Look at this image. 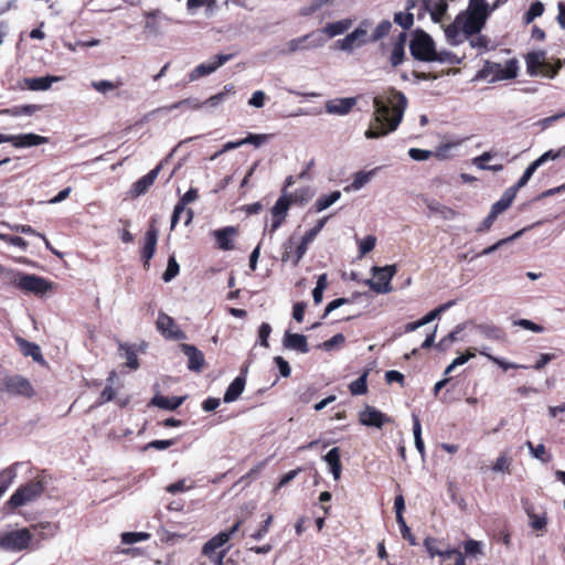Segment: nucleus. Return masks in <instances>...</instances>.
<instances>
[{"instance_id":"obj_26","label":"nucleus","mask_w":565,"mask_h":565,"mask_svg":"<svg viewBox=\"0 0 565 565\" xmlns=\"http://www.w3.org/2000/svg\"><path fill=\"white\" fill-rule=\"evenodd\" d=\"M246 380L244 376H236L225 391L223 401L225 403L235 402L245 388Z\"/></svg>"},{"instance_id":"obj_33","label":"nucleus","mask_w":565,"mask_h":565,"mask_svg":"<svg viewBox=\"0 0 565 565\" xmlns=\"http://www.w3.org/2000/svg\"><path fill=\"white\" fill-rule=\"evenodd\" d=\"M478 333L490 340L500 341L503 339V332L502 330L493 324L482 323L477 326Z\"/></svg>"},{"instance_id":"obj_32","label":"nucleus","mask_w":565,"mask_h":565,"mask_svg":"<svg viewBox=\"0 0 565 565\" xmlns=\"http://www.w3.org/2000/svg\"><path fill=\"white\" fill-rule=\"evenodd\" d=\"M19 462L13 463L12 466L3 469L0 472V498L8 490L14 478L17 477V467Z\"/></svg>"},{"instance_id":"obj_63","label":"nucleus","mask_w":565,"mask_h":565,"mask_svg":"<svg viewBox=\"0 0 565 565\" xmlns=\"http://www.w3.org/2000/svg\"><path fill=\"white\" fill-rule=\"evenodd\" d=\"M270 332H271L270 324L267 322H263L258 330V339H259L260 345H263L265 348L269 347L268 337H269Z\"/></svg>"},{"instance_id":"obj_5","label":"nucleus","mask_w":565,"mask_h":565,"mask_svg":"<svg viewBox=\"0 0 565 565\" xmlns=\"http://www.w3.org/2000/svg\"><path fill=\"white\" fill-rule=\"evenodd\" d=\"M409 50L412 56L418 61L435 62L437 58L434 40L422 30L414 34L409 43Z\"/></svg>"},{"instance_id":"obj_38","label":"nucleus","mask_w":565,"mask_h":565,"mask_svg":"<svg viewBox=\"0 0 565 565\" xmlns=\"http://www.w3.org/2000/svg\"><path fill=\"white\" fill-rule=\"evenodd\" d=\"M313 34H307L305 36H301V38H297V39H292L289 43H288V47H289V52H296L298 50H301V49H307V47H310L309 44H306L308 42V40L312 36ZM323 44V40L322 39H319L317 42L312 43L311 46L312 47H316V46H320Z\"/></svg>"},{"instance_id":"obj_8","label":"nucleus","mask_w":565,"mask_h":565,"mask_svg":"<svg viewBox=\"0 0 565 565\" xmlns=\"http://www.w3.org/2000/svg\"><path fill=\"white\" fill-rule=\"evenodd\" d=\"M44 482L42 480H33L18 488L10 497L8 504L15 509L29 502H32L44 491Z\"/></svg>"},{"instance_id":"obj_22","label":"nucleus","mask_w":565,"mask_h":565,"mask_svg":"<svg viewBox=\"0 0 565 565\" xmlns=\"http://www.w3.org/2000/svg\"><path fill=\"white\" fill-rule=\"evenodd\" d=\"M407 35L405 32H401L393 43V49L390 55V63L393 67L401 65L405 58V45Z\"/></svg>"},{"instance_id":"obj_10","label":"nucleus","mask_w":565,"mask_h":565,"mask_svg":"<svg viewBox=\"0 0 565 565\" xmlns=\"http://www.w3.org/2000/svg\"><path fill=\"white\" fill-rule=\"evenodd\" d=\"M52 288L50 281L45 278L36 276L34 274L23 273L21 279H19V288L25 294H32L35 296H42Z\"/></svg>"},{"instance_id":"obj_46","label":"nucleus","mask_w":565,"mask_h":565,"mask_svg":"<svg viewBox=\"0 0 565 565\" xmlns=\"http://www.w3.org/2000/svg\"><path fill=\"white\" fill-rule=\"evenodd\" d=\"M333 0H311L307 6L302 7L300 14L308 17L320 10L322 7L332 3Z\"/></svg>"},{"instance_id":"obj_29","label":"nucleus","mask_w":565,"mask_h":565,"mask_svg":"<svg viewBox=\"0 0 565 565\" xmlns=\"http://www.w3.org/2000/svg\"><path fill=\"white\" fill-rule=\"evenodd\" d=\"M183 401H184V397H179V396L168 397V396H163V395H156L151 399V404L159 408H162V409L174 411L183 403Z\"/></svg>"},{"instance_id":"obj_14","label":"nucleus","mask_w":565,"mask_h":565,"mask_svg":"<svg viewBox=\"0 0 565 565\" xmlns=\"http://www.w3.org/2000/svg\"><path fill=\"white\" fill-rule=\"evenodd\" d=\"M234 57V54H217L213 57L212 61L201 63L198 65L190 74L191 79H198L200 77L206 76L215 72L220 66L224 65L226 62L231 61Z\"/></svg>"},{"instance_id":"obj_60","label":"nucleus","mask_w":565,"mask_h":565,"mask_svg":"<svg viewBox=\"0 0 565 565\" xmlns=\"http://www.w3.org/2000/svg\"><path fill=\"white\" fill-rule=\"evenodd\" d=\"M539 169L537 164L533 161L523 172L522 177L516 182V188H523L527 184L534 172Z\"/></svg>"},{"instance_id":"obj_55","label":"nucleus","mask_w":565,"mask_h":565,"mask_svg":"<svg viewBox=\"0 0 565 565\" xmlns=\"http://www.w3.org/2000/svg\"><path fill=\"white\" fill-rule=\"evenodd\" d=\"M273 523V515H268L266 520L263 522L262 526L252 533L249 536L255 541H260L265 537V535L269 532V527Z\"/></svg>"},{"instance_id":"obj_31","label":"nucleus","mask_w":565,"mask_h":565,"mask_svg":"<svg viewBox=\"0 0 565 565\" xmlns=\"http://www.w3.org/2000/svg\"><path fill=\"white\" fill-rule=\"evenodd\" d=\"M17 341L19 343V347H20L22 353L25 356H31L36 362L43 361L41 349L38 344L26 341L22 338H18Z\"/></svg>"},{"instance_id":"obj_47","label":"nucleus","mask_w":565,"mask_h":565,"mask_svg":"<svg viewBox=\"0 0 565 565\" xmlns=\"http://www.w3.org/2000/svg\"><path fill=\"white\" fill-rule=\"evenodd\" d=\"M150 537L149 533L146 532H124L121 534V542L130 545L137 542L147 541Z\"/></svg>"},{"instance_id":"obj_49","label":"nucleus","mask_w":565,"mask_h":565,"mask_svg":"<svg viewBox=\"0 0 565 565\" xmlns=\"http://www.w3.org/2000/svg\"><path fill=\"white\" fill-rule=\"evenodd\" d=\"M394 22L402 26L404 30H409L414 24V14L411 12H396L394 14Z\"/></svg>"},{"instance_id":"obj_52","label":"nucleus","mask_w":565,"mask_h":565,"mask_svg":"<svg viewBox=\"0 0 565 565\" xmlns=\"http://www.w3.org/2000/svg\"><path fill=\"white\" fill-rule=\"evenodd\" d=\"M119 348H120V350L124 351V356L126 359L127 366H129L130 369H134V370L138 369L139 363H138L136 352L129 345H126V344H120Z\"/></svg>"},{"instance_id":"obj_15","label":"nucleus","mask_w":565,"mask_h":565,"mask_svg":"<svg viewBox=\"0 0 565 565\" xmlns=\"http://www.w3.org/2000/svg\"><path fill=\"white\" fill-rule=\"evenodd\" d=\"M359 420L364 426L382 428L384 424L391 422V418L375 407L366 405L360 412Z\"/></svg>"},{"instance_id":"obj_40","label":"nucleus","mask_w":565,"mask_h":565,"mask_svg":"<svg viewBox=\"0 0 565 565\" xmlns=\"http://www.w3.org/2000/svg\"><path fill=\"white\" fill-rule=\"evenodd\" d=\"M456 303L455 300H450V301H447L440 306H438L437 308H435L434 310L429 311L426 316H424L420 320H422V323L423 326H426L428 323H430L431 321H434L436 318H438L443 312H445L446 310H448L449 308H451Z\"/></svg>"},{"instance_id":"obj_13","label":"nucleus","mask_w":565,"mask_h":565,"mask_svg":"<svg viewBox=\"0 0 565 565\" xmlns=\"http://www.w3.org/2000/svg\"><path fill=\"white\" fill-rule=\"evenodd\" d=\"M157 329L162 333L163 337L171 340H185L186 334L177 326L174 320L160 312L157 320Z\"/></svg>"},{"instance_id":"obj_50","label":"nucleus","mask_w":565,"mask_h":565,"mask_svg":"<svg viewBox=\"0 0 565 565\" xmlns=\"http://www.w3.org/2000/svg\"><path fill=\"white\" fill-rule=\"evenodd\" d=\"M180 271V266L175 260L174 256L169 257L167 269L162 275V279L166 282L171 281Z\"/></svg>"},{"instance_id":"obj_19","label":"nucleus","mask_w":565,"mask_h":565,"mask_svg":"<svg viewBox=\"0 0 565 565\" xmlns=\"http://www.w3.org/2000/svg\"><path fill=\"white\" fill-rule=\"evenodd\" d=\"M33 533V541L49 540L56 535L58 532V524L54 522H39L32 524L30 527Z\"/></svg>"},{"instance_id":"obj_18","label":"nucleus","mask_w":565,"mask_h":565,"mask_svg":"<svg viewBox=\"0 0 565 565\" xmlns=\"http://www.w3.org/2000/svg\"><path fill=\"white\" fill-rule=\"evenodd\" d=\"M326 222H327V217L319 220L318 223L302 236L300 244L296 248V256L294 259L295 266H297L299 264V262L301 260V258L303 257V255L307 252L308 244L315 239V237L323 228Z\"/></svg>"},{"instance_id":"obj_23","label":"nucleus","mask_w":565,"mask_h":565,"mask_svg":"<svg viewBox=\"0 0 565 565\" xmlns=\"http://www.w3.org/2000/svg\"><path fill=\"white\" fill-rule=\"evenodd\" d=\"M282 343L284 347L287 349L295 350L300 353L309 352L307 338L303 334L291 333L290 331H286Z\"/></svg>"},{"instance_id":"obj_35","label":"nucleus","mask_w":565,"mask_h":565,"mask_svg":"<svg viewBox=\"0 0 565 565\" xmlns=\"http://www.w3.org/2000/svg\"><path fill=\"white\" fill-rule=\"evenodd\" d=\"M290 206V199L284 193L271 207L273 217L286 218Z\"/></svg>"},{"instance_id":"obj_6","label":"nucleus","mask_w":565,"mask_h":565,"mask_svg":"<svg viewBox=\"0 0 565 565\" xmlns=\"http://www.w3.org/2000/svg\"><path fill=\"white\" fill-rule=\"evenodd\" d=\"M0 391L10 396L31 398L35 391L31 382L21 375H6L0 380Z\"/></svg>"},{"instance_id":"obj_1","label":"nucleus","mask_w":565,"mask_h":565,"mask_svg":"<svg viewBox=\"0 0 565 565\" xmlns=\"http://www.w3.org/2000/svg\"><path fill=\"white\" fill-rule=\"evenodd\" d=\"M490 14L489 12L471 8L460 12L455 21L445 29L447 41L451 45H458L466 39L478 34L486 25Z\"/></svg>"},{"instance_id":"obj_17","label":"nucleus","mask_w":565,"mask_h":565,"mask_svg":"<svg viewBox=\"0 0 565 565\" xmlns=\"http://www.w3.org/2000/svg\"><path fill=\"white\" fill-rule=\"evenodd\" d=\"M522 507L530 520V526L537 532H544L547 525V513L544 511L541 514L535 513L534 505L530 500L522 499Z\"/></svg>"},{"instance_id":"obj_44","label":"nucleus","mask_w":565,"mask_h":565,"mask_svg":"<svg viewBox=\"0 0 565 565\" xmlns=\"http://www.w3.org/2000/svg\"><path fill=\"white\" fill-rule=\"evenodd\" d=\"M544 13V4L541 1H534L531 3L529 10L524 14V22L531 23L536 18Z\"/></svg>"},{"instance_id":"obj_36","label":"nucleus","mask_w":565,"mask_h":565,"mask_svg":"<svg viewBox=\"0 0 565 565\" xmlns=\"http://www.w3.org/2000/svg\"><path fill=\"white\" fill-rule=\"evenodd\" d=\"M341 198L340 191H333L330 194L321 195L315 203L317 212H322L335 203Z\"/></svg>"},{"instance_id":"obj_53","label":"nucleus","mask_w":565,"mask_h":565,"mask_svg":"<svg viewBox=\"0 0 565 565\" xmlns=\"http://www.w3.org/2000/svg\"><path fill=\"white\" fill-rule=\"evenodd\" d=\"M160 13L159 10L154 12H149L146 14V25L145 29L150 33L158 34L160 32V26L157 21V15Z\"/></svg>"},{"instance_id":"obj_56","label":"nucleus","mask_w":565,"mask_h":565,"mask_svg":"<svg viewBox=\"0 0 565 565\" xmlns=\"http://www.w3.org/2000/svg\"><path fill=\"white\" fill-rule=\"evenodd\" d=\"M376 238L373 235H367L359 243V252L361 256L370 253L375 247Z\"/></svg>"},{"instance_id":"obj_24","label":"nucleus","mask_w":565,"mask_h":565,"mask_svg":"<svg viewBox=\"0 0 565 565\" xmlns=\"http://www.w3.org/2000/svg\"><path fill=\"white\" fill-rule=\"evenodd\" d=\"M236 232L237 231L234 226H226L214 231L213 236L217 242L218 248L223 250H232L234 248L232 237L236 234Z\"/></svg>"},{"instance_id":"obj_37","label":"nucleus","mask_w":565,"mask_h":565,"mask_svg":"<svg viewBox=\"0 0 565 565\" xmlns=\"http://www.w3.org/2000/svg\"><path fill=\"white\" fill-rule=\"evenodd\" d=\"M57 78L53 76L33 77L26 79L28 87L32 90H45L51 87Z\"/></svg>"},{"instance_id":"obj_39","label":"nucleus","mask_w":565,"mask_h":565,"mask_svg":"<svg viewBox=\"0 0 565 565\" xmlns=\"http://www.w3.org/2000/svg\"><path fill=\"white\" fill-rule=\"evenodd\" d=\"M391 29H392L391 21L390 20H382L376 25V28L371 33V35L369 36L370 43H375V42L382 40L383 38H385L386 35H388Z\"/></svg>"},{"instance_id":"obj_62","label":"nucleus","mask_w":565,"mask_h":565,"mask_svg":"<svg viewBox=\"0 0 565 565\" xmlns=\"http://www.w3.org/2000/svg\"><path fill=\"white\" fill-rule=\"evenodd\" d=\"M408 156L415 161H424L433 156V151L418 148H411L408 150Z\"/></svg>"},{"instance_id":"obj_59","label":"nucleus","mask_w":565,"mask_h":565,"mask_svg":"<svg viewBox=\"0 0 565 565\" xmlns=\"http://www.w3.org/2000/svg\"><path fill=\"white\" fill-rule=\"evenodd\" d=\"M269 139L268 135H254L248 134L245 138H243L244 145H253L255 147H260Z\"/></svg>"},{"instance_id":"obj_21","label":"nucleus","mask_w":565,"mask_h":565,"mask_svg":"<svg viewBox=\"0 0 565 565\" xmlns=\"http://www.w3.org/2000/svg\"><path fill=\"white\" fill-rule=\"evenodd\" d=\"M145 239L146 242L142 248L141 258L143 260L145 267H148L150 259L153 257L156 253V246L158 242V230L154 226H150V228L146 233Z\"/></svg>"},{"instance_id":"obj_2","label":"nucleus","mask_w":565,"mask_h":565,"mask_svg":"<svg viewBox=\"0 0 565 565\" xmlns=\"http://www.w3.org/2000/svg\"><path fill=\"white\" fill-rule=\"evenodd\" d=\"M405 108H375L364 136L367 139L384 137L394 131L403 118Z\"/></svg>"},{"instance_id":"obj_34","label":"nucleus","mask_w":565,"mask_h":565,"mask_svg":"<svg viewBox=\"0 0 565 565\" xmlns=\"http://www.w3.org/2000/svg\"><path fill=\"white\" fill-rule=\"evenodd\" d=\"M413 419V434H414V441L415 447L418 450V452L422 455V457H425V445L422 438V424L416 414L412 415Z\"/></svg>"},{"instance_id":"obj_42","label":"nucleus","mask_w":565,"mask_h":565,"mask_svg":"<svg viewBox=\"0 0 565 565\" xmlns=\"http://www.w3.org/2000/svg\"><path fill=\"white\" fill-rule=\"evenodd\" d=\"M23 271L6 267L1 278L4 284L19 288V279H21Z\"/></svg>"},{"instance_id":"obj_51","label":"nucleus","mask_w":565,"mask_h":565,"mask_svg":"<svg viewBox=\"0 0 565 565\" xmlns=\"http://www.w3.org/2000/svg\"><path fill=\"white\" fill-rule=\"evenodd\" d=\"M461 327L457 326L454 331L444 337L437 344L436 348L440 351H446L457 340V334L461 331Z\"/></svg>"},{"instance_id":"obj_48","label":"nucleus","mask_w":565,"mask_h":565,"mask_svg":"<svg viewBox=\"0 0 565 565\" xmlns=\"http://www.w3.org/2000/svg\"><path fill=\"white\" fill-rule=\"evenodd\" d=\"M525 446L531 451L532 456L543 462H547L551 459V456H546V448L543 444H539L534 446L532 441H526Z\"/></svg>"},{"instance_id":"obj_9","label":"nucleus","mask_w":565,"mask_h":565,"mask_svg":"<svg viewBox=\"0 0 565 565\" xmlns=\"http://www.w3.org/2000/svg\"><path fill=\"white\" fill-rule=\"evenodd\" d=\"M373 275L376 280L367 279L366 285L377 294H388L392 291L391 280L397 271L396 265H386L384 267H373Z\"/></svg>"},{"instance_id":"obj_27","label":"nucleus","mask_w":565,"mask_h":565,"mask_svg":"<svg viewBox=\"0 0 565 565\" xmlns=\"http://www.w3.org/2000/svg\"><path fill=\"white\" fill-rule=\"evenodd\" d=\"M352 25L351 19H343L337 22L328 23L322 29L321 32L327 35V38L331 39L337 35L343 34L347 32Z\"/></svg>"},{"instance_id":"obj_3","label":"nucleus","mask_w":565,"mask_h":565,"mask_svg":"<svg viewBox=\"0 0 565 565\" xmlns=\"http://www.w3.org/2000/svg\"><path fill=\"white\" fill-rule=\"evenodd\" d=\"M28 548H39V542L33 541V533L30 529L22 527L0 533V550L18 553Z\"/></svg>"},{"instance_id":"obj_61","label":"nucleus","mask_w":565,"mask_h":565,"mask_svg":"<svg viewBox=\"0 0 565 565\" xmlns=\"http://www.w3.org/2000/svg\"><path fill=\"white\" fill-rule=\"evenodd\" d=\"M465 552L466 554L477 556L482 554V544L476 540H468L465 542Z\"/></svg>"},{"instance_id":"obj_45","label":"nucleus","mask_w":565,"mask_h":565,"mask_svg":"<svg viewBox=\"0 0 565 565\" xmlns=\"http://www.w3.org/2000/svg\"><path fill=\"white\" fill-rule=\"evenodd\" d=\"M367 372H364L361 376H359L355 381H353L349 388L352 395H363L367 391L366 385Z\"/></svg>"},{"instance_id":"obj_28","label":"nucleus","mask_w":565,"mask_h":565,"mask_svg":"<svg viewBox=\"0 0 565 565\" xmlns=\"http://www.w3.org/2000/svg\"><path fill=\"white\" fill-rule=\"evenodd\" d=\"M226 543H228V535L220 532L203 545L202 554L204 556H212L214 553H217L216 550L223 547Z\"/></svg>"},{"instance_id":"obj_57","label":"nucleus","mask_w":565,"mask_h":565,"mask_svg":"<svg viewBox=\"0 0 565 565\" xmlns=\"http://www.w3.org/2000/svg\"><path fill=\"white\" fill-rule=\"evenodd\" d=\"M345 342V337L342 334V333H337L334 334L331 339L324 341L321 347L326 350V351H331L332 349L337 348V347H341L343 345Z\"/></svg>"},{"instance_id":"obj_7","label":"nucleus","mask_w":565,"mask_h":565,"mask_svg":"<svg viewBox=\"0 0 565 565\" xmlns=\"http://www.w3.org/2000/svg\"><path fill=\"white\" fill-rule=\"evenodd\" d=\"M390 94L391 97H388V103H386L382 98V96L379 95H359L355 97H347L339 99V106H355L358 102H363L365 104L372 102L373 106H406L407 99L402 93L392 89Z\"/></svg>"},{"instance_id":"obj_12","label":"nucleus","mask_w":565,"mask_h":565,"mask_svg":"<svg viewBox=\"0 0 565 565\" xmlns=\"http://www.w3.org/2000/svg\"><path fill=\"white\" fill-rule=\"evenodd\" d=\"M420 9L417 17L420 19L425 13H429L435 23H440L448 10L446 0H419Z\"/></svg>"},{"instance_id":"obj_64","label":"nucleus","mask_w":565,"mask_h":565,"mask_svg":"<svg viewBox=\"0 0 565 565\" xmlns=\"http://www.w3.org/2000/svg\"><path fill=\"white\" fill-rule=\"evenodd\" d=\"M510 460L505 455H501L497 458L492 470L495 472H509Z\"/></svg>"},{"instance_id":"obj_54","label":"nucleus","mask_w":565,"mask_h":565,"mask_svg":"<svg viewBox=\"0 0 565 565\" xmlns=\"http://www.w3.org/2000/svg\"><path fill=\"white\" fill-rule=\"evenodd\" d=\"M114 375H115V372H111L110 376L108 377L109 384L106 385V387L100 393V396L98 399L99 405L110 402L115 397V391L111 386Z\"/></svg>"},{"instance_id":"obj_43","label":"nucleus","mask_w":565,"mask_h":565,"mask_svg":"<svg viewBox=\"0 0 565 565\" xmlns=\"http://www.w3.org/2000/svg\"><path fill=\"white\" fill-rule=\"evenodd\" d=\"M121 85H122V82L119 79L116 82H110V81H105V79L92 82V87L102 94H106L109 90L117 89Z\"/></svg>"},{"instance_id":"obj_30","label":"nucleus","mask_w":565,"mask_h":565,"mask_svg":"<svg viewBox=\"0 0 565 565\" xmlns=\"http://www.w3.org/2000/svg\"><path fill=\"white\" fill-rule=\"evenodd\" d=\"M497 72L495 76L500 79H511L518 75V63L515 60L507 61L505 65L495 64Z\"/></svg>"},{"instance_id":"obj_20","label":"nucleus","mask_w":565,"mask_h":565,"mask_svg":"<svg viewBox=\"0 0 565 565\" xmlns=\"http://www.w3.org/2000/svg\"><path fill=\"white\" fill-rule=\"evenodd\" d=\"M181 350L188 358V369L200 372L204 365L203 353L196 347L186 343L181 344Z\"/></svg>"},{"instance_id":"obj_11","label":"nucleus","mask_w":565,"mask_h":565,"mask_svg":"<svg viewBox=\"0 0 565 565\" xmlns=\"http://www.w3.org/2000/svg\"><path fill=\"white\" fill-rule=\"evenodd\" d=\"M10 142L15 148H30L49 142L47 137H43L33 132L21 135H3L0 134V143Z\"/></svg>"},{"instance_id":"obj_58","label":"nucleus","mask_w":565,"mask_h":565,"mask_svg":"<svg viewBox=\"0 0 565 565\" xmlns=\"http://www.w3.org/2000/svg\"><path fill=\"white\" fill-rule=\"evenodd\" d=\"M356 43H358V40L351 33H349L344 39L337 41L338 47L341 49L342 51H347V52L352 51L353 47H355V46L359 47L356 45Z\"/></svg>"},{"instance_id":"obj_25","label":"nucleus","mask_w":565,"mask_h":565,"mask_svg":"<svg viewBox=\"0 0 565 565\" xmlns=\"http://www.w3.org/2000/svg\"><path fill=\"white\" fill-rule=\"evenodd\" d=\"M379 168H374L370 171H358L353 174V180L351 184L344 186V192H352V191H359L363 186H365L372 178L375 175Z\"/></svg>"},{"instance_id":"obj_16","label":"nucleus","mask_w":565,"mask_h":565,"mask_svg":"<svg viewBox=\"0 0 565 565\" xmlns=\"http://www.w3.org/2000/svg\"><path fill=\"white\" fill-rule=\"evenodd\" d=\"M162 168V163H159L157 167H154L152 170H150L146 175L138 179L136 182L132 183L130 188V195L132 198H138L148 192L150 186L154 183L156 179L158 178L160 171Z\"/></svg>"},{"instance_id":"obj_41","label":"nucleus","mask_w":565,"mask_h":565,"mask_svg":"<svg viewBox=\"0 0 565 565\" xmlns=\"http://www.w3.org/2000/svg\"><path fill=\"white\" fill-rule=\"evenodd\" d=\"M371 25V22L369 20H363L360 25L351 32V34L358 40L356 45L362 46L366 43H370L369 38H366L367 34V28Z\"/></svg>"},{"instance_id":"obj_4","label":"nucleus","mask_w":565,"mask_h":565,"mask_svg":"<svg viewBox=\"0 0 565 565\" xmlns=\"http://www.w3.org/2000/svg\"><path fill=\"white\" fill-rule=\"evenodd\" d=\"M526 70L530 75H542L548 78L555 77L562 68V61L557 58L555 63L546 60L545 51H532L525 56Z\"/></svg>"}]
</instances>
